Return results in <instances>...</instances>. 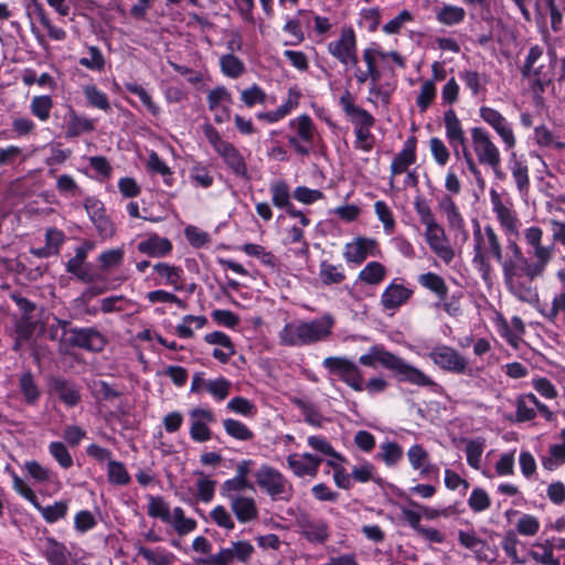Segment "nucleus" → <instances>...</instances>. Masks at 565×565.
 <instances>
[{
    "label": "nucleus",
    "instance_id": "58836bf2",
    "mask_svg": "<svg viewBox=\"0 0 565 565\" xmlns=\"http://www.w3.org/2000/svg\"><path fill=\"white\" fill-rule=\"evenodd\" d=\"M555 544L550 540L544 543H536L533 545V550L530 551V556L544 565H559V559L554 557Z\"/></svg>",
    "mask_w": 565,
    "mask_h": 565
},
{
    "label": "nucleus",
    "instance_id": "09e8293b",
    "mask_svg": "<svg viewBox=\"0 0 565 565\" xmlns=\"http://www.w3.org/2000/svg\"><path fill=\"white\" fill-rule=\"evenodd\" d=\"M319 277L323 284L332 285L342 282L345 275L341 265H333L323 260L320 264Z\"/></svg>",
    "mask_w": 565,
    "mask_h": 565
},
{
    "label": "nucleus",
    "instance_id": "f8f14e48",
    "mask_svg": "<svg viewBox=\"0 0 565 565\" xmlns=\"http://www.w3.org/2000/svg\"><path fill=\"white\" fill-rule=\"evenodd\" d=\"M470 138L472 151L479 164L487 167L494 161H501L500 149L484 128H471Z\"/></svg>",
    "mask_w": 565,
    "mask_h": 565
},
{
    "label": "nucleus",
    "instance_id": "393cba45",
    "mask_svg": "<svg viewBox=\"0 0 565 565\" xmlns=\"http://www.w3.org/2000/svg\"><path fill=\"white\" fill-rule=\"evenodd\" d=\"M50 388L68 407H74L81 402L79 387L73 382L55 377L50 382Z\"/></svg>",
    "mask_w": 565,
    "mask_h": 565
},
{
    "label": "nucleus",
    "instance_id": "774afa93",
    "mask_svg": "<svg viewBox=\"0 0 565 565\" xmlns=\"http://www.w3.org/2000/svg\"><path fill=\"white\" fill-rule=\"evenodd\" d=\"M230 388L231 383L226 379L217 377L209 381L205 392L212 395L216 401H223L228 396Z\"/></svg>",
    "mask_w": 565,
    "mask_h": 565
},
{
    "label": "nucleus",
    "instance_id": "f257e3e1",
    "mask_svg": "<svg viewBox=\"0 0 565 565\" xmlns=\"http://www.w3.org/2000/svg\"><path fill=\"white\" fill-rule=\"evenodd\" d=\"M492 212L497 222L505 235L507 252L512 254V259L522 265L524 274L531 279H537L544 276L547 266L554 258V244H544L543 230L540 226L532 225L523 230V242L526 246L529 257L525 256L521 246L514 238L521 234L522 222L511 201H503L500 193L491 189L489 192Z\"/></svg>",
    "mask_w": 565,
    "mask_h": 565
},
{
    "label": "nucleus",
    "instance_id": "ddd939ff",
    "mask_svg": "<svg viewBox=\"0 0 565 565\" xmlns=\"http://www.w3.org/2000/svg\"><path fill=\"white\" fill-rule=\"evenodd\" d=\"M479 116L497 132L503 141L507 150L515 147L516 138L512 126L500 111L492 107L481 106L479 108Z\"/></svg>",
    "mask_w": 565,
    "mask_h": 565
},
{
    "label": "nucleus",
    "instance_id": "2f4dec72",
    "mask_svg": "<svg viewBox=\"0 0 565 565\" xmlns=\"http://www.w3.org/2000/svg\"><path fill=\"white\" fill-rule=\"evenodd\" d=\"M466 10L462 7L443 3L435 9V19L438 23L446 26H455L463 22Z\"/></svg>",
    "mask_w": 565,
    "mask_h": 565
},
{
    "label": "nucleus",
    "instance_id": "0e129e2a",
    "mask_svg": "<svg viewBox=\"0 0 565 565\" xmlns=\"http://www.w3.org/2000/svg\"><path fill=\"white\" fill-rule=\"evenodd\" d=\"M414 209L419 217L420 223L425 227L438 223L428 202L424 198H415Z\"/></svg>",
    "mask_w": 565,
    "mask_h": 565
},
{
    "label": "nucleus",
    "instance_id": "603ef678",
    "mask_svg": "<svg viewBox=\"0 0 565 565\" xmlns=\"http://www.w3.org/2000/svg\"><path fill=\"white\" fill-rule=\"evenodd\" d=\"M147 167L149 171L158 173L163 178V182L167 185H172V171L168 164L161 160L157 152L151 151L148 157Z\"/></svg>",
    "mask_w": 565,
    "mask_h": 565
},
{
    "label": "nucleus",
    "instance_id": "2eb2a0df",
    "mask_svg": "<svg viewBox=\"0 0 565 565\" xmlns=\"http://www.w3.org/2000/svg\"><path fill=\"white\" fill-rule=\"evenodd\" d=\"M424 236L431 252L445 264L448 265L455 259V249L439 223L425 227Z\"/></svg>",
    "mask_w": 565,
    "mask_h": 565
},
{
    "label": "nucleus",
    "instance_id": "1a4fd4ad",
    "mask_svg": "<svg viewBox=\"0 0 565 565\" xmlns=\"http://www.w3.org/2000/svg\"><path fill=\"white\" fill-rule=\"evenodd\" d=\"M322 365L356 392L364 390L363 376L356 364L345 356H328Z\"/></svg>",
    "mask_w": 565,
    "mask_h": 565
},
{
    "label": "nucleus",
    "instance_id": "412c9836",
    "mask_svg": "<svg viewBox=\"0 0 565 565\" xmlns=\"http://www.w3.org/2000/svg\"><path fill=\"white\" fill-rule=\"evenodd\" d=\"M323 458L309 452L292 454L287 457L288 467L298 477H315Z\"/></svg>",
    "mask_w": 565,
    "mask_h": 565
},
{
    "label": "nucleus",
    "instance_id": "72a5a7b5",
    "mask_svg": "<svg viewBox=\"0 0 565 565\" xmlns=\"http://www.w3.org/2000/svg\"><path fill=\"white\" fill-rule=\"evenodd\" d=\"M537 397L533 393L524 394L518 397L515 402V417L518 422H527L536 416Z\"/></svg>",
    "mask_w": 565,
    "mask_h": 565
},
{
    "label": "nucleus",
    "instance_id": "bf43d9fd",
    "mask_svg": "<svg viewBox=\"0 0 565 565\" xmlns=\"http://www.w3.org/2000/svg\"><path fill=\"white\" fill-rule=\"evenodd\" d=\"M381 10L379 8L362 9L359 18V25L369 32L376 31L381 21Z\"/></svg>",
    "mask_w": 565,
    "mask_h": 565
},
{
    "label": "nucleus",
    "instance_id": "49530a36",
    "mask_svg": "<svg viewBox=\"0 0 565 565\" xmlns=\"http://www.w3.org/2000/svg\"><path fill=\"white\" fill-rule=\"evenodd\" d=\"M207 322L204 316H184L181 322L177 326V333L180 338L189 339L193 337V328L201 329Z\"/></svg>",
    "mask_w": 565,
    "mask_h": 565
},
{
    "label": "nucleus",
    "instance_id": "c03bdc74",
    "mask_svg": "<svg viewBox=\"0 0 565 565\" xmlns=\"http://www.w3.org/2000/svg\"><path fill=\"white\" fill-rule=\"evenodd\" d=\"M45 557L51 565H65L68 561L66 547L53 539H47Z\"/></svg>",
    "mask_w": 565,
    "mask_h": 565
},
{
    "label": "nucleus",
    "instance_id": "13d9d810",
    "mask_svg": "<svg viewBox=\"0 0 565 565\" xmlns=\"http://www.w3.org/2000/svg\"><path fill=\"white\" fill-rule=\"evenodd\" d=\"M436 97V86L433 81H425L416 98V105L422 113L426 111Z\"/></svg>",
    "mask_w": 565,
    "mask_h": 565
},
{
    "label": "nucleus",
    "instance_id": "338daca9",
    "mask_svg": "<svg viewBox=\"0 0 565 565\" xmlns=\"http://www.w3.org/2000/svg\"><path fill=\"white\" fill-rule=\"evenodd\" d=\"M148 514L152 518H159L163 522H171L169 505L160 497H151L148 505Z\"/></svg>",
    "mask_w": 565,
    "mask_h": 565
},
{
    "label": "nucleus",
    "instance_id": "cd10ccee",
    "mask_svg": "<svg viewBox=\"0 0 565 565\" xmlns=\"http://www.w3.org/2000/svg\"><path fill=\"white\" fill-rule=\"evenodd\" d=\"M137 249L141 254L150 257H164L171 253L172 244L166 237H161L158 234H151L138 243Z\"/></svg>",
    "mask_w": 565,
    "mask_h": 565
},
{
    "label": "nucleus",
    "instance_id": "0eeeda50",
    "mask_svg": "<svg viewBox=\"0 0 565 565\" xmlns=\"http://www.w3.org/2000/svg\"><path fill=\"white\" fill-rule=\"evenodd\" d=\"M328 53L345 67H356L358 43L352 28H342L339 38L329 42Z\"/></svg>",
    "mask_w": 565,
    "mask_h": 565
},
{
    "label": "nucleus",
    "instance_id": "c85d7f7f",
    "mask_svg": "<svg viewBox=\"0 0 565 565\" xmlns=\"http://www.w3.org/2000/svg\"><path fill=\"white\" fill-rule=\"evenodd\" d=\"M509 169L511 171L512 178L514 180L519 193L522 196L527 195L530 189L527 164L523 160L519 159L515 152H512L509 159Z\"/></svg>",
    "mask_w": 565,
    "mask_h": 565
},
{
    "label": "nucleus",
    "instance_id": "680f3d73",
    "mask_svg": "<svg viewBox=\"0 0 565 565\" xmlns=\"http://www.w3.org/2000/svg\"><path fill=\"white\" fill-rule=\"evenodd\" d=\"M429 150L438 166L445 167L448 163L450 159V151L441 139L437 137L430 138Z\"/></svg>",
    "mask_w": 565,
    "mask_h": 565
},
{
    "label": "nucleus",
    "instance_id": "9b49d317",
    "mask_svg": "<svg viewBox=\"0 0 565 565\" xmlns=\"http://www.w3.org/2000/svg\"><path fill=\"white\" fill-rule=\"evenodd\" d=\"M286 513L295 516L296 524L299 526L301 534L309 542L324 544L329 540L330 529L324 520L311 519L308 514L294 508H288Z\"/></svg>",
    "mask_w": 565,
    "mask_h": 565
},
{
    "label": "nucleus",
    "instance_id": "4d7b16f0",
    "mask_svg": "<svg viewBox=\"0 0 565 565\" xmlns=\"http://www.w3.org/2000/svg\"><path fill=\"white\" fill-rule=\"evenodd\" d=\"M125 252L122 248H111L103 252L98 256V262L103 270L119 267L124 262Z\"/></svg>",
    "mask_w": 565,
    "mask_h": 565
},
{
    "label": "nucleus",
    "instance_id": "4be33fe9",
    "mask_svg": "<svg viewBox=\"0 0 565 565\" xmlns=\"http://www.w3.org/2000/svg\"><path fill=\"white\" fill-rule=\"evenodd\" d=\"M247 559V543L236 542L232 547L222 550L218 554L209 555L196 561L198 565H230L233 559Z\"/></svg>",
    "mask_w": 565,
    "mask_h": 565
},
{
    "label": "nucleus",
    "instance_id": "b1692460",
    "mask_svg": "<svg viewBox=\"0 0 565 565\" xmlns=\"http://www.w3.org/2000/svg\"><path fill=\"white\" fill-rule=\"evenodd\" d=\"M94 248L95 244L89 241H85L82 245L77 246L75 248V255L66 263V271L84 282L92 281V276L84 270L83 265L89 252Z\"/></svg>",
    "mask_w": 565,
    "mask_h": 565
},
{
    "label": "nucleus",
    "instance_id": "6e6d98bb",
    "mask_svg": "<svg viewBox=\"0 0 565 565\" xmlns=\"http://www.w3.org/2000/svg\"><path fill=\"white\" fill-rule=\"evenodd\" d=\"M125 87L129 93L135 94L140 98L141 103L146 106L150 114L153 116L159 115V106L152 102L150 94L142 86L137 83H126Z\"/></svg>",
    "mask_w": 565,
    "mask_h": 565
},
{
    "label": "nucleus",
    "instance_id": "39448f33",
    "mask_svg": "<svg viewBox=\"0 0 565 565\" xmlns=\"http://www.w3.org/2000/svg\"><path fill=\"white\" fill-rule=\"evenodd\" d=\"M501 270L508 291L518 300L525 303H533L539 300L537 289L533 285L535 279H531L524 274L521 264L512 259Z\"/></svg>",
    "mask_w": 565,
    "mask_h": 565
},
{
    "label": "nucleus",
    "instance_id": "f704fd0d",
    "mask_svg": "<svg viewBox=\"0 0 565 565\" xmlns=\"http://www.w3.org/2000/svg\"><path fill=\"white\" fill-rule=\"evenodd\" d=\"M95 129V121L88 117L78 115L74 110L70 111L66 124V136L76 137L84 132H90Z\"/></svg>",
    "mask_w": 565,
    "mask_h": 565
},
{
    "label": "nucleus",
    "instance_id": "c756f323",
    "mask_svg": "<svg viewBox=\"0 0 565 565\" xmlns=\"http://www.w3.org/2000/svg\"><path fill=\"white\" fill-rule=\"evenodd\" d=\"M153 270L159 277L157 284L169 285L175 290H182L183 269L181 267L160 262L153 265Z\"/></svg>",
    "mask_w": 565,
    "mask_h": 565
},
{
    "label": "nucleus",
    "instance_id": "f03ea898",
    "mask_svg": "<svg viewBox=\"0 0 565 565\" xmlns=\"http://www.w3.org/2000/svg\"><path fill=\"white\" fill-rule=\"evenodd\" d=\"M495 262L501 269L512 262V254L503 255L501 238L491 224L481 226L478 221L473 222L472 230V259L471 264L484 282H491L493 277V264Z\"/></svg>",
    "mask_w": 565,
    "mask_h": 565
},
{
    "label": "nucleus",
    "instance_id": "f3484780",
    "mask_svg": "<svg viewBox=\"0 0 565 565\" xmlns=\"http://www.w3.org/2000/svg\"><path fill=\"white\" fill-rule=\"evenodd\" d=\"M255 479L259 490L269 494H280L289 490V483L282 475L268 466H263L257 470Z\"/></svg>",
    "mask_w": 565,
    "mask_h": 565
},
{
    "label": "nucleus",
    "instance_id": "a19ab883",
    "mask_svg": "<svg viewBox=\"0 0 565 565\" xmlns=\"http://www.w3.org/2000/svg\"><path fill=\"white\" fill-rule=\"evenodd\" d=\"M53 108V99L49 95H38L30 102V111L40 121L45 122L50 119Z\"/></svg>",
    "mask_w": 565,
    "mask_h": 565
},
{
    "label": "nucleus",
    "instance_id": "052dcab7",
    "mask_svg": "<svg viewBox=\"0 0 565 565\" xmlns=\"http://www.w3.org/2000/svg\"><path fill=\"white\" fill-rule=\"evenodd\" d=\"M207 104L213 111L227 108V105L231 104L228 92L223 87L212 89L207 95Z\"/></svg>",
    "mask_w": 565,
    "mask_h": 565
},
{
    "label": "nucleus",
    "instance_id": "4c0bfd02",
    "mask_svg": "<svg viewBox=\"0 0 565 565\" xmlns=\"http://www.w3.org/2000/svg\"><path fill=\"white\" fill-rule=\"evenodd\" d=\"M459 76L473 97L479 96L480 93L486 90V85L488 84L487 75L473 70H465L459 73Z\"/></svg>",
    "mask_w": 565,
    "mask_h": 565
},
{
    "label": "nucleus",
    "instance_id": "a18cd8bd",
    "mask_svg": "<svg viewBox=\"0 0 565 565\" xmlns=\"http://www.w3.org/2000/svg\"><path fill=\"white\" fill-rule=\"evenodd\" d=\"M83 93L89 106L103 111L110 110V103L107 95L95 85L84 86Z\"/></svg>",
    "mask_w": 565,
    "mask_h": 565
},
{
    "label": "nucleus",
    "instance_id": "ea45409f",
    "mask_svg": "<svg viewBox=\"0 0 565 565\" xmlns=\"http://www.w3.org/2000/svg\"><path fill=\"white\" fill-rule=\"evenodd\" d=\"M386 276V268L379 262H370L360 270L358 279L367 285H379Z\"/></svg>",
    "mask_w": 565,
    "mask_h": 565
},
{
    "label": "nucleus",
    "instance_id": "3c124183",
    "mask_svg": "<svg viewBox=\"0 0 565 565\" xmlns=\"http://www.w3.org/2000/svg\"><path fill=\"white\" fill-rule=\"evenodd\" d=\"M374 212L379 221L383 224V230L386 234H392L396 227V221L394 218L391 207L384 201H376L374 203Z\"/></svg>",
    "mask_w": 565,
    "mask_h": 565
},
{
    "label": "nucleus",
    "instance_id": "6e6552de",
    "mask_svg": "<svg viewBox=\"0 0 565 565\" xmlns=\"http://www.w3.org/2000/svg\"><path fill=\"white\" fill-rule=\"evenodd\" d=\"M427 356L437 367L446 372L455 374L468 373V360L452 347L437 344L430 349Z\"/></svg>",
    "mask_w": 565,
    "mask_h": 565
},
{
    "label": "nucleus",
    "instance_id": "69168bd1",
    "mask_svg": "<svg viewBox=\"0 0 565 565\" xmlns=\"http://www.w3.org/2000/svg\"><path fill=\"white\" fill-rule=\"evenodd\" d=\"M89 388L96 399L111 401L119 396V393L115 388L102 380L93 381Z\"/></svg>",
    "mask_w": 565,
    "mask_h": 565
},
{
    "label": "nucleus",
    "instance_id": "423d86ee",
    "mask_svg": "<svg viewBox=\"0 0 565 565\" xmlns=\"http://www.w3.org/2000/svg\"><path fill=\"white\" fill-rule=\"evenodd\" d=\"M444 124H445V135L446 138L455 153V156H459L460 148L467 163L468 170L471 172L477 169L478 161L476 162L472 158L471 152L467 149L466 142L467 138L465 135L463 127L461 125L460 119L454 109H448L444 113Z\"/></svg>",
    "mask_w": 565,
    "mask_h": 565
},
{
    "label": "nucleus",
    "instance_id": "7c9ffc66",
    "mask_svg": "<svg viewBox=\"0 0 565 565\" xmlns=\"http://www.w3.org/2000/svg\"><path fill=\"white\" fill-rule=\"evenodd\" d=\"M559 441L548 447L546 455L542 456L541 462L544 469L553 471L565 463V428L558 436Z\"/></svg>",
    "mask_w": 565,
    "mask_h": 565
},
{
    "label": "nucleus",
    "instance_id": "9d476101",
    "mask_svg": "<svg viewBox=\"0 0 565 565\" xmlns=\"http://www.w3.org/2000/svg\"><path fill=\"white\" fill-rule=\"evenodd\" d=\"M204 135L214 150L237 175L245 177L246 166L243 156L227 141L223 140L212 126H205Z\"/></svg>",
    "mask_w": 565,
    "mask_h": 565
},
{
    "label": "nucleus",
    "instance_id": "4468645a",
    "mask_svg": "<svg viewBox=\"0 0 565 565\" xmlns=\"http://www.w3.org/2000/svg\"><path fill=\"white\" fill-rule=\"evenodd\" d=\"M380 255L379 243L375 238L366 236H355L352 241L345 243L343 247V258L348 264H362L369 256Z\"/></svg>",
    "mask_w": 565,
    "mask_h": 565
},
{
    "label": "nucleus",
    "instance_id": "de8ad7c7",
    "mask_svg": "<svg viewBox=\"0 0 565 565\" xmlns=\"http://www.w3.org/2000/svg\"><path fill=\"white\" fill-rule=\"evenodd\" d=\"M484 446L486 443L483 438L470 439L466 443L465 452L470 467L475 469L480 468Z\"/></svg>",
    "mask_w": 565,
    "mask_h": 565
},
{
    "label": "nucleus",
    "instance_id": "6ab92c4d",
    "mask_svg": "<svg viewBox=\"0 0 565 565\" xmlns=\"http://www.w3.org/2000/svg\"><path fill=\"white\" fill-rule=\"evenodd\" d=\"M190 436L194 441L204 443L211 439L209 424L214 422V415L206 408H194L190 412Z\"/></svg>",
    "mask_w": 565,
    "mask_h": 565
},
{
    "label": "nucleus",
    "instance_id": "dca6fc26",
    "mask_svg": "<svg viewBox=\"0 0 565 565\" xmlns=\"http://www.w3.org/2000/svg\"><path fill=\"white\" fill-rule=\"evenodd\" d=\"M414 290L397 279H393L381 295V306L387 311H395L403 305H405L412 297Z\"/></svg>",
    "mask_w": 565,
    "mask_h": 565
},
{
    "label": "nucleus",
    "instance_id": "e2e57ef3",
    "mask_svg": "<svg viewBox=\"0 0 565 565\" xmlns=\"http://www.w3.org/2000/svg\"><path fill=\"white\" fill-rule=\"evenodd\" d=\"M89 57H81L78 60L79 65L90 70L100 72L105 66V58L97 46L88 47Z\"/></svg>",
    "mask_w": 565,
    "mask_h": 565
},
{
    "label": "nucleus",
    "instance_id": "37998d69",
    "mask_svg": "<svg viewBox=\"0 0 565 565\" xmlns=\"http://www.w3.org/2000/svg\"><path fill=\"white\" fill-rule=\"evenodd\" d=\"M308 445L322 456L328 457L327 460L345 461V458L334 450L331 444L322 436H309Z\"/></svg>",
    "mask_w": 565,
    "mask_h": 565
},
{
    "label": "nucleus",
    "instance_id": "c9c22d12",
    "mask_svg": "<svg viewBox=\"0 0 565 565\" xmlns=\"http://www.w3.org/2000/svg\"><path fill=\"white\" fill-rule=\"evenodd\" d=\"M19 388L26 404L34 405L40 396L41 391L30 371L23 372L19 379Z\"/></svg>",
    "mask_w": 565,
    "mask_h": 565
},
{
    "label": "nucleus",
    "instance_id": "8fccbe9b",
    "mask_svg": "<svg viewBox=\"0 0 565 565\" xmlns=\"http://www.w3.org/2000/svg\"><path fill=\"white\" fill-rule=\"evenodd\" d=\"M39 23L45 29L47 35L54 41H63L66 39V31L56 26L50 19L47 12L39 7L35 10Z\"/></svg>",
    "mask_w": 565,
    "mask_h": 565
},
{
    "label": "nucleus",
    "instance_id": "5701e85b",
    "mask_svg": "<svg viewBox=\"0 0 565 565\" xmlns=\"http://www.w3.org/2000/svg\"><path fill=\"white\" fill-rule=\"evenodd\" d=\"M497 328L499 334L512 348L518 349L520 347L523 334L525 333V324L520 317H512L510 322L500 317L497 321Z\"/></svg>",
    "mask_w": 565,
    "mask_h": 565
},
{
    "label": "nucleus",
    "instance_id": "20e7f679",
    "mask_svg": "<svg viewBox=\"0 0 565 565\" xmlns=\"http://www.w3.org/2000/svg\"><path fill=\"white\" fill-rule=\"evenodd\" d=\"M334 326V318L324 313L312 320H295L285 324L279 332V340L285 345L302 347L327 340Z\"/></svg>",
    "mask_w": 565,
    "mask_h": 565
},
{
    "label": "nucleus",
    "instance_id": "a211bd4d",
    "mask_svg": "<svg viewBox=\"0 0 565 565\" xmlns=\"http://www.w3.org/2000/svg\"><path fill=\"white\" fill-rule=\"evenodd\" d=\"M339 103L354 125V129L372 128L374 125V117L365 109L354 104L353 97L350 92H344L339 99Z\"/></svg>",
    "mask_w": 565,
    "mask_h": 565
},
{
    "label": "nucleus",
    "instance_id": "a878e982",
    "mask_svg": "<svg viewBox=\"0 0 565 565\" xmlns=\"http://www.w3.org/2000/svg\"><path fill=\"white\" fill-rule=\"evenodd\" d=\"M71 341L74 345L90 351H100L105 345L104 337L95 329H73Z\"/></svg>",
    "mask_w": 565,
    "mask_h": 565
},
{
    "label": "nucleus",
    "instance_id": "79ce46f5",
    "mask_svg": "<svg viewBox=\"0 0 565 565\" xmlns=\"http://www.w3.org/2000/svg\"><path fill=\"white\" fill-rule=\"evenodd\" d=\"M289 126L297 132V137L305 142L311 143L315 136V125L308 115H300L290 120Z\"/></svg>",
    "mask_w": 565,
    "mask_h": 565
},
{
    "label": "nucleus",
    "instance_id": "5fc2aeb1",
    "mask_svg": "<svg viewBox=\"0 0 565 565\" xmlns=\"http://www.w3.org/2000/svg\"><path fill=\"white\" fill-rule=\"evenodd\" d=\"M49 452L63 469H68L74 463L68 449L61 441H52L49 445Z\"/></svg>",
    "mask_w": 565,
    "mask_h": 565
},
{
    "label": "nucleus",
    "instance_id": "bb28decb",
    "mask_svg": "<svg viewBox=\"0 0 565 565\" xmlns=\"http://www.w3.org/2000/svg\"><path fill=\"white\" fill-rule=\"evenodd\" d=\"M437 207L439 212L445 215L449 228L463 232L466 237L465 218L452 198L448 194L443 195L438 200Z\"/></svg>",
    "mask_w": 565,
    "mask_h": 565
},
{
    "label": "nucleus",
    "instance_id": "7ed1b4c3",
    "mask_svg": "<svg viewBox=\"0 0 565 565\" xmlns=\"http://www.w3.org/2000/svg\"><path fill=\"white\" fill-rule=\"evenodd\" d=\"M359 362L362 365L371 367H375L376 363H380L385 369L394 371L399 381L416 386L433 387L436 385L435 381L422 370L413 366L392 352L384 350V348L380 345L371 347L367 353L360 356Z\"/></svg>",
    "mask_w": 565,
    "mask_h": 565
},
{
    "label": "nucleus",
    "instance_id": "864d4df0",
    "mask_svg": "<svg viewBox=\"0 0 565 565\" xmlns=\"http://www.w3.org/2000/svg\"><path fill=\"white\" fill-rule=\"evenodd\" d=\"M273 203L286 211L292 205L290 202V191L286 182L279 181L270 186Z\"/></svg>",
    "mask_w": 565,
    "mask_h": 565
},
{
    "label": "nucleus",
    "instance_id": "aec40b11",
    "mask_svg": "<svg viewBox=\"0 0 565 565\" xmlns=\"http://www.w3.org/2000/svg\"><path fill=\"white\" fill-rule=\"evenodd\" d=\"M416 162V143L408 139L403 149L394 157L390 166V188L395 189L394 178L408 171V168Z\"/></svg>",
    "mask_w": 565,
    "mask_h": 565
},
{
    "label": "nucleus",
    "instance_id": "e433bc0d",
    "mask_svg": "<svg viewBox=\"0 0 565 565\" xmlns=\"http://www.w3.org/2000/svg\"><path fill=\"white\" fill-rule=\"evenodd\" d=\"M418 282L424 288L436 294L440 300H445L448 294V287L445 279L435 273H426L418 276Z\"/></svg>",
    "mask_w": 565,
    "mask_h": 565
},
{
    "label": "nucleus",
    "instance_id": "473e14b6",
    "mask_svg": "<svg viewBox=\"0 0 565 565\" xmlns=\"http://www.w3.org/2000/svg\"><path fill=\"white\" fill-rule=\"evenodd\" d=\"M407 458L413 469L422 475L437 471V468L430 463L427 451L420 445H413L407 451Z\"/></svg>",
    "mask_w": 565,
    "mask_h": 565
}]
</instances>
